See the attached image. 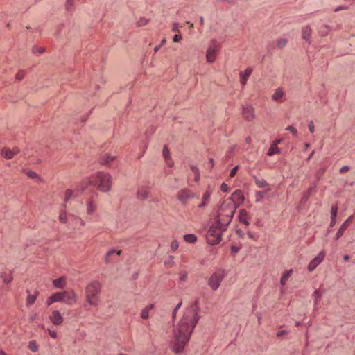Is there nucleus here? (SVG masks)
Wrapping results in <instances>:
<instances>
[{
  "label": "nucleus",
  "instance_id": "obj_26",
  "mask_svg": "<svg viewBox=\"0 0 355 355\" xmlns=\"http://www.w3.org/2000/svg\"><path fill=\"white\" fill-rule=\"evenodd\" d=\"M338 207L337 205H334L331 207V222L330 226L333 227L336 224V217L337 216Z\"/></svg>",
  "mask_w": 355,
  "mask_h": 355
},
{
  "label": "nucleus",
  "instance_id": "obj_52",
  "mask_svg": "<svg viewBox=\"0 0 355 355\" xmlns=\"http://www.w3.org/2000/svg\"><path fill=\"white\" fill-rule=\"evenodd\" d=\"M286 130L290 131L293 135H297V131L295 128H294L293 126L289 125L286 128Z\"/></svg>",
  "mask_w": 355,
  "mask_h": 355
},
{
  "label": "nucleus",
  "instance_id": "obj_12",
  "mask_svg": "<svg viewBox=\"0 0 355 355\" xmlns=\"http://www.w3.org/2000/svg\"><path fill=\"white\" fill-rule=\"evenodd\" d=\"M51 321L55 325H60L64 320L62 315L60 312L58 310H54L49 316Z\"/></svg>",
  "mask_w": 355,
  "mask_h": 355
},
{
  "label": "nucleus",
  "instance_id": "obj_45",
  "mask_svg": "<svg viewBox=\"0 0 355 355\" xmlns=\"http://www.w3.org/2000/svg\"><path fill=\"white\" fill-rule=\"evenodd\" d=\"M35 300H36V296L32 295H28V297H27V300H26L27 304L28 305L33 304L35 302Z\"/></svg>",
  "mask_w": 355,
  "mask_h": 355
},
{
  "label": "nucleus",
  "instance_id": "obj_27",
  "mask_svg": "<svg viewBox=\"0 0 355 355\" xmlns=\"http://www.w3.org/2000/svg\"><path fill=\"white\" fill-rule=\"evenodd\" d=\"M1 278L2 279L3 283L8 284H10L12 279V275L11 273H7V272H2L0 275Z\"/></svg>",
  "mask_w": 355,
  "mask_h": 355
},
{
  "label": "nucleus",
  "instance_id": "obj_58",
  "mask_svg": "<svg viewBox=\"0 0 355 355\" xmlns=\"http://www.w3.org/2000/svg\"><path fill=\"white\" fill-rule=\"evenodd\" d=\"M220 189L223 192H227L229 189V187L225 183H223Z\"/></svg>",
  "mask_w": 355,
  "mask_h": 355
},
{
  "label": "nucleus",
  "instance_id": "obj_56",
  "mask_svg": "<svg viewBox=\"0 0 355 355\" xmlns=\"http://www.w3.org/2000/svg\"><path fill=\"white\" fill-rule=\"evenodd\" d=\"M48 332L50 335V336L53 338H57V332L55 331L48 329Z\"/></svg>",
  "mask_w": 355,
  "mask_h": 355
},
{
  "label": "nucleus",
  "instance_id": "obj_50",
  "mask_svg": "<svg viewBox=\"0 0 355 355\" xmlns=\"http://www.w3.org/2000/svg\"><path fill=\"white\" fill-rule=\"evenodd\" d=\"M180 25L177 22H175L172 25V31L173 32H178L179 33L180 32Z\"/></svg>",
  "mask_w": 355,
  "mask_h": 355
},
{
  "label": "nucleus",
  "instance_id": "obj_64",
  "mask_svg": "<svg viewBox=\"0 0 355 355\" xmlns=\"http://www.w3.org/2000/svg\"><path fill=\"white\" fill-rule=\"evenodd\" d=\"M36 316H37V313H35V314L31 315L30 316V320H31V321H33V320L35 319Z\"/></svg>",
  "mask_w": 355,
  "mask_h": 355
},
{
  "label": "nucleus",
  "instance_id": "obj_21",
  "mask_svg": "<svg viewBox=\"0 0 355 355\" xmlns=\"http://www.w3.org/2000/svg\"><path fill=\"white\" fill-rule=\"evenodd\" d=\"M149 194V189L146 187H140L137 191V197L141 200H144L148 198Z\"/></svg>",
  "mask_w": 355,
  "mask_h": 355
},
{
  "label": "nucleus",
  "instance_id": "obj_8",
  "mask_svg": "<svg viewBox=\"0 0 355 355\" xmlns=\"http://www.w3.org/2000/svg\"><path fill=\"white\" fill-rule=\"evenodd\" d=\"M218 44L216 40H212L206 53V60L208 62H214L216 60Z\"/></svg>",
  "mask_w": 355,
  "mask_h": 355
},
{
  "label": "nucleus",
  "instance_id": "obj_29",
  "mask_svg": "<svg viewBox=\"0 0 355 355\" xmlns=\"http://www.w3.org/2000/svg\"><path fill=\"white\" fill-rule=\"evenodd\" d=\"M77 196L76 189L73 191L71 189H67L64 194V201L67 202L73 196Z\"/></svg>",
  "mask_w": 355,
  "mask_h": 355
},
{
  "label": "nucleus",
  "instance_id": "obj_11",
  "mask_svg": "<svg viewBox=\"0 0 355 355\" xmlns=\"http://www.w3.org/2000/svg\"><path fill=\"white\" fill-rule=\"evenodd\" d=\"M194 197L193 193L187 189L181 190L178 192V199L182 202V203H186L187 200L191 198Z\"/></svg>",
  "mask_w": 355,
  "mask_h": 355
},
{
  "label": "nucleus",
  "instance_id": "obj_1",
  "mask_svg": "<svg viewBox=\"0 0 355 355\" xmlns=\"http://www.w3.org/2000/svg\"><path fill=\"white\" fill-rule=\"evenodd\" d=\"M198 320V305L194 303L186 309L180 321L174 324L172 349L175 353L183 351Z\"/></svg>",
  "mask_w": 355,
  "mask_h": 355
},
{
  "label": "nucleus",
  "instance_id": "obj_60",
  "mask_svg": "<svg viewBox=\"0 0 355 355\" xmlns=\"http://www.w3.org/2000/svg\"><path fill=\"white\" fill-rule=\"evenodd\" d=\"M349 170V166H343V167L340 168V172L341 173H345V172L348 171Z\"/></svg>",
  "mask_w": 355,
  "mask_h": 355
},
{
  "label": "nucleus",
  "instance_id": "obj_41",
  "mask_svg": "<svg viewBox=\"0 0 355 355\" xmlns=\"http://www.w3.org/2000/svg\"><path fill=\"white\" fill-rule=\"evenodd\" d=\"M191 170L195 175V178H194L195 181L198 182L200 179V173H199L198 169L196 166H192L191 167Z\"/></svg>",
  "mask_w": 355,
  "mask_h": 355
},
{
  "label": "nucleus",
  "instance_id": "obj_61",
  "mask_svg": "<svg viewBox=\"0 0 355 355\" xmlns=\"http://www.w3.org/2000/svg\"><path fill=\"white\" fill-rule=\"evenodd\" d=\"M347 9H348L347 6H338L335 9V12H338L342 10H347Z\"/></svg>",
  "mask_w": 355,
  "mask_h": 355
},
{
  "label": "nucleus",
  "instance_id": "obj_43",
  "mask_svg": "<svg viewBox=\"0 0 355 355\" xmlns=\"http://www.w3.org/2000/svg\"><path fill=\"white\" fill-rule=\"evenodd\" d=\"M313 296L314 297L315 304H318V302L320 300L321 293L318 291H315L313 293Z\"/></svg>",
  "mask_w": 355,
  "mask_h": 355
},
{
  "label": "nucleus",
  "instance_id": "obj_53",
  "mask_svg": "<svg viewBox=\"0 0 355 355\" xmlns=\"http://www.w3.org/2000/svg\"><path fill=\"white\" fill-rule=\"evenodd\" d=\"M238 168H239V166H236L235 167H234V168L231 170V171H230V178H233V177L236 175V171H237Z\"/></svg>",
  "mask_w": 355,
  "mask_h": 355
},
{
  "label": "nucleus",
  "instance_id": "obj_15",
  "mask_svg": "<svg viewBox=\"0 0 355 355\" xmlns=\"http://www.w3.org/2000/svg\"><path fill=\"white\" fill-rule=\"evenodd\" d=\"M243 116L248 121H252L254 117V109L249 105L243 107Z\"/></svg>",
  "mask_w": 355,
  "mask_h": 355
},
{
  "label": "nucleus",
  "instance_id": "obj_4",
  "mask_svg": "<svg viewBox=\"0 0 355 355\" xmlns=\"http://www.w3.org/2000/svg\"><path fill=\"white\" fill-rule=\"evenodd\" d=\"M101 286V284L97 280H94L87 285L85 298L89 304L92 306L98 305Z\"/></svg>",
  "mask_w": 355,
  "mask_h": 355
},
{
  "label": "nucleus",
  "instance_id": "obj_34",
  "mask_svg": "<svg viewBox=\"0 0 355 355\" xmlns=\"http://www.w3.org/2000/svg\"><path fill=\"white\" fill-rule=\"evenodd\" d=\"M184 239L187 243H193L196 241L197 237L193 234H189L184 236Z\"/></svg>",
  "mask_w": 355,
  "mask_h": 355
},
{
  "label": "nucleus",
  "instance_id": "obj_62",
  "mask_svg": "<svg viewBox=\"0 0 355 355\" xmlns=\"http://www.w3.org/2000/svg\"><path fill=\"white\" fill-rule=\"evenodd\" d=\"M286 334V331H284V330H282V331H279L277 333V337H281L284 335Z\"/></svg>",
  "mask_w": 355,
  "mask_h": 355
},
{
  "label": "nucleus",
  "instance_id": "obj_16",
  "mask_svg": "<svg viewBox=\"0 0 355 355\" xmlns=\"http://www.w3.org/2000/svg\"><path fill=\"white\" fill-rule=\"evenodd\" d=\"M252 71V69L248 68L245 71L240 72V82L243 87L246 85L247 80L250 76Z\"/></svg>",
  "mask_w": 355,
  "mask_h": 355
},
{
  "label": "nucleus",
  "instance_id": "obj_28",
  "mask_svg": "<svg viewBox=\"0 0 355 355\" xmlns=\"http://www.w3.org/2000/svg\"><path fill=\"white\" fill-rule=\"evenodd\" d=\"M312 30L309 26H305L302 29V37L305 40H308L311 35Z\"/></svg>",
  "mask_w": 355,
  "mask_h": 355
},
{
  "label": "nucleus",
  "instance_id": "obj_42",
  "mask_svg": "<svg viewBox=\"0 0 355 355\" xmlns=\"http://www.w3.org/2000/svg\"><path fill=\"white\" fill-rule=\"evenodd\" d=\"M114 158L115 157L107 155L103 158L102 163L103 164H109Z\"/></svg>",
  "mask_w": 355,
  "mask_h": 355
},
{
  "label": "nucleus",
  "instance_id": "obj_14",
  "mask_svg": "<svg viewBox=\"0 0 355 355\" xmlns=\"http://www.w3.org/2000/svg\"><path fill=\"white\" fill-rule=\"evenodd\" d=\"M86 212L88 215H92L95 213L97 209L96 203L92 199H87L86 200Z\"/></svg>",
  "mask_w": 355,
  "mask_h": 355
},
{
  "label": "nucleus",
  "instance_id": "obj_5",
  "mask_svg": "<svg viewBox=\"0 0 355 355\" xmlns=\"http://www.w3.org/2000/svg\"><path fill=\"white\" fill-rule=\"evenodd\" d=\"M227 225H223V223L217 220L209 229L207 239L211 245L218 244L221 241V232L226 230Z\"/></svg>",
  "mask_w": 355,
  "mask_h": 355
},
{
  "label": "nucleus",
  "instance_id": "obj_44",
  "mask_svg": "<svg viewBox=\"0 0 355 355\" xmlns=\"http://www.w3.org/2000/svg\"><path fill=\"white\" fill-rule=\"evenodd\" d=\"M58 299V297H55V294L50 296L47 300L48 306H50L51 304H52L54 302H57Z\"/></svg>",
  "mask_w": 355,
  "mask_h": 355
},
{
  "label": "nucleus",
  "instance_id": "obj_31",
  "mask_svg": "<svg viewBox=\"0 0 355 355\" xmlns=\"http://www.w3.org/2000/svg\"><path fill=\"white\" fill-rule=\"evenodd\" d=\"M163 156H164L168 166H171L172 162H171V161L170 159V157H169V150L166 146H164L163 148Z\"/></svg>",
  "mask_w": 355,
  "mask_h": 355
},
{
  "label": "nucleus",
  "instance_id": "obj_9",
  "mask_svg": "<svg viewBox=\"0 0 355 355\" xmlns=\"http://www.w3.org/2000/svg\"><path fill=\"white\" fill-rule=\"evenodd\" d=\"M325 253L324 251L320 252L316 257H315L309 264L308 269L313 271L324 259Z\"/></svg>",
  "mask_w": 355,
  "mask_h": 355
},
{
  "label": "nucleus",
  "instance_id": "obj_13",
  "mask_svg": "<svg viewBox=\"0 0 355 355\" xmlns=\"http://www.w3.org/2000/svg\"><path fill=\"white\" fill-rule=\"evenodd\" d=\"M19 152V150L17 148H14L12 150L7 148H3L1 151V154L5 158L10 159H12Z\"/></svg>",
  "mask_w": 355,
  "mask_h": 355
},
{
  "label": "nucleus",
  "instance_id": "obj_47",
  "mask_svg": "<svg viewBox=\"0 0 355 355\" xmlns=\"http://www.w3.org/2000/svg\"><path fill=\"white\" fill-rule=\"evenodd\" d=\"M287 43V40L285 39H279L277 41V46L279 48H283Z\"/></svg>",
  "mask_w": 355,
  "mask_h": 355
},
{
  "label": "nucleus",
  "instance_id": "obj_10",
  "mask_svg": "<svg viewBox=\"0 0 355 355\" xmlns=\"http://www.w3.org/2000/svg\"><path fill=\"white\" fill-rule=\"evenodd\" d=\"M227 201H232L236 205V208L244 201V196L240 190H236L232 195Z\"/></svg>",
  "mask_w": 355,
  "mask_h": 355
},
{
  "label": "nucleus",
  "instance_id": "obj_37",
  "mask_svg": "<svg viewBox=\"0 0 355 355\" xmlns=\"http://www.w3.org/2000/svg\"><path fill=\"white\" fill-rule=\"evenodd\" d=\"M179 281L184 282L187 280L188 277V273L186 270H182L178 273Z\"/></svg>",
  "mask_w": 355,
  "mask_h": 355
},
{
  "label": "nucleus",
  "instance_id": "obj_36",
  "mask_svg": "<svg viewBox=\"0 0 355 355\" xmlns=\"http://www.w3.org/2000/svg\"><path fill=\"white\" fill-rule=\"evenodd\" d=\"M148 22H149V19H148L142 17H140L138 19V21L137 22V25L138 26H144L147 25L148 24Z\"/></svg>",
  "mask_w": 355,
  "mask_h": 355
},
{
  "label": "nucleus",
  "instance_id": "obj_19",
  "mask_svg": "<svg viewBox=\"0 0 355 355\" xmlns=\"http://www.w3.org/2000/svg\"><path fill=\"white\" fill-rule=\"evenodd\" d=\"M239 220L241 223H243L246 226L250 225L249 216L245 209H241L239 211Z\"/></svg>",
  "mask_w": 355,
  "mask_h": 355
},
{
  "label": "nucleus",
  "instance_id": "obj_7",
  "mask_svg": "<svg viewBox=\"0 0 355 355\" xmlns=\"http://www.w3.org/2000/svg\"><path fill=\"white\" fill-rule=\"evenodd\" d=\"M225 277L223 271H218L214 272L208 281V285L214 290H217Z\"/></svg>",
  "mask_w": 355,
  "mask_h": 355
},
{
  "label": "nucleus",
  "instance_id": "obj_57",
  "mask_svg": "<svg viewBox=\"0 0 355 355\" xmlns=\"http://www.w3.org/2000/svg\"><path fill=\"white\" fill-rule=\"evenodd\" d=\"M26 174L31 178H35L37 177V174L33 171H28Z\"/></svg>",
  "mask_w": 355,
  "mask_h": 355
},
{
  "label": "nucleus",
  "instance_id": "obj_33",
  "mask_svg": "<svg viewBox=\"0 0 355 355\" xmlns=\"http://www.w3.org/2000/svg\"><path fill=\"white\" fill-rule=\"evenodd\" d=\"M270 191V189H268L265 191H257L255 193L256 202H260L263 198L265 195Z\"/></svg>",
  "mask_w": 355,
  "mask_h": 355
},
{
  "label": "nucleus",
  "instance_id": "obj_2",
  "mask_svg": "<svg viewBox=\"0 0 355 355\" xmlns=\"http://www.w3.org/2000/svg\"><path fill=\"white\" fill-rule=\"evenodd\" d=\"M236 209V205L232 201H225L218 209L217 220L223 225H228Z\"/></svg>",
  "mask_w": 355,
  "mask_h": 355
},
{
  "label": "nucleus",
  "instance_id": "obj_59",
  "mask_svg": "<svg viewBox=\"0 0 355 355\" xmlns=\"http://www.w3.org/2000/svg\"><path fill=\"white\" fill-rule=\"evenodd\" d=\"M181 303L178 304L176 307L175 308V309L173 310V318H174L177 313V311H178V309L180 308L181 306Z\"/></svg>",
  "mask_w": 355,
  "mask_h": 355
},
{
  "label": "nucleus",
  "instance_id": "obj_39",
  "mask_svg": "<svg viewBox=\"0 0 355 355\" xmlns=\"http://www.w3.org/2000/svg\"><path fill=\"white\" fill-rule=\"evenodd\" d=\"M173 259L174 257L173 256H168L167 259L164 261V265L169 268L172 267L174 265Z\"/></svg>",
  "mask_w": 355,
  "mask_h": 355
},
{
  "label": "nucleus",
  "instance_id": "obj_17",
  "mask_svg": "<svg viewBox=\"0 0 355 355\" xmlns=\"http://www.w3.org/2000/svg\"><path fill=\"white\" fill-rule=\"evenodd\" d=\"M353 219V216H350L340 227L338 231L336 233V239L338 240L340 237L343 236L344 234V232L347 228L349 223L352 221Z\"/></svg>",
  "mask_w": 355,
  "mask_h": 355
},
{
  "label": "nucleus",
  "instance_id": "obj_25",
  "mask_svg": "<svg viewBox=\"0 0 355 355\" xmlns=\"http://www.w3.org/2000/svg\"><path fill=\"white\" fill-rule=\"evenodd\" d=\"M89 184H92L89 180L87 181H83L80 182L76 188V193L80 194L87 187Z\"/></svg>",
  "mask_w": 355,
  "mask_h": 355
},
{
  "label": "nucleus",
  "instance_id": "obj_30",
  "mask_svg": "<svg viewBox=\"0 0 355 355\" xmlns=\"http://www.w3.org/2000/svg\"><path fill=\"white\" fill-rule=\"evenodd\" d=\"M28 348L33 352H37L39 350V345L35 340H31L28 343Z\"/></svg>",
  "mask_w": 355,
  "mask_h": 355
},
{
  "label": "nucleus",
  "instance_id": "obj_49",
  "mask_svg": "<svg viewBox=\"0 0 355 355\" xmlns=\"http://www.w3.org/2000/svg\"><path fill=\"white\" fill-rule=\"evenodd\" d=\"M178 247H179V243H178V241H172L171 248L173 251L177 250Z\"/></svg>",
  "mask_w": 355,
  "mask_h": 355
},
{
  "label": "nucleus",
  "instance_id": "obj_20",
  "mask_svg": "<svg viewBox=\"0 0 355 355\" xmlns=\"http://www.w3.org/2000/svg\"><path fill=\"white\" fill-rule=\"evenodd\" d=\"M293 273V269H289L284 272L280 279V284L282 286H284L288 279L291 277Z\"/></svg>",
  "mask_w": 355,
  "mask_h": 355
},
{
  "label": "nucleus",
  "instance_id": "obj_35",
  "mask_svg": "<svg viewBox=\"0 0 355 355\" xmlns=\"http://www.w3.org/2000/svg\"><path fill=\"white\" fill-rule=\"evenodd\" d=\"M116 254L117 255H120L121 254V251L119 250V251H116L115 250H110L107 253V255H106V257H105V261L107 263H109L110 262V257L114 254Z\"/></svg>",
  "mask_w": 355,
  "mask_h": 355
},
{
  "label": "nucleus",
  "instance_id": "obj_51",
  "mask_svg": "<svg viewBox=\"0 0 355 355\" xmlns=\"http://www.w3.org/2000/svg\"><path fill=\"white\" fill-rule=\"evenodd\" d=\"M24 71H19L17 74H16V79L19 80H21L24 78Z\"/></svg>",
  "mask_w": 355,
  "mask_h": 355
},
{
  "label": "nucleus",
  "instance_id": "obj_18",
  "mask_svg": "<svg viewBox=\"0 0 355 355\" xmlns=\"http://www.w3.org/2000/svg\"><path fill=\"white\" fill-rule=\"evenodd\" d=\"M285 93L282 87L277 88L272 96V99L276 102H282Z\"/></svg>",
  "mask_w": 355,
  "mask_h": 355
},
{
  "label": "nucleus",
  "instance_id": "obj_38",
  "mask_svg": "<svg viewBox=\"0 0 355 355\" xmlns=\"http://www.w3.org/2000/svg\"><path fill=\"white\" fill-rule=\"evenodd\" d=\"M59 220L62 223H66L67 221V214L64 211H61L59 215Z\"/></svg>",
  "mask_w": 355,
  "mask_h": 355
},
{
  "label": "nucleus",
  "instance_id": "obj_24",
  "mask_svg": "<svg viewBox=\"0 0 355 355\" xmlns=\"http://www.w3.org/2000/svg\"><path fill=\"white\" fill-rule=\"evenodd\" d=\"M280 142L279 140L276 141L269 148L268 152V155L272 156L275 154H277L279 153V149L277 146V144Z\"/></svg>",
  "mask_w": 355,
  "mask_h": 355
},
{
  "label": "nucleus",
  "instance_id": "obj_48",
  "mask_svg": "<svg viewBox=\"0 0 355 355\" xmlns=\"http://www.w3.org/2000/svg\"><path fill=\"white\" fill-rule=\"evenodd\" d=\"M329 29L327 26H322L320 29V32L322 35H324L327 34Z\"/></svg>",
  "mask_w": 355,
  "mask_h": 355
},
{
  "label": "nucleus",
  "instance_id": "obj_32",
  "mask_svg": "<svg viewBox=\"0 0 355 355\" xmlns=\"http://www.w3.org/2000/svg\"><path fill=\"white\" fill-rule=\"evenodd\" d=\"M210 196H211V193L209 191H207L204 193V195L202 196V202L200 205H199V207H204L205 206L207 205V202L210 198Z\"/></svg>",
  "mask_w": 355,
  "mask_h": 355
},
{
  "label": "nucleus",
  "instance_id": "obj_23",
  "mask_svg": "<svg viewBox=\"0 0 355 355\" xmlns=\"http://www.w3.org/2000/svg\"><path fill=\"white\" fill-rule=\"evenodd\" d=\"M53 284L55 287L58 288H62L66 285V279L64 277H62L58 279H54L53 281Z\"/></svg>",
  "mask_w": 355,
  "mask_h": 355
},
{
  "label": "nucleus",
  "instance_id": "obj_3",
  "mask_svg": "<svg viewBox=\"0 0 355 355\" xmlns=\"http://www.w3.org/2000/svg\"><path fill=\"white\" fill-rule=\"evenodd\" d=\"M89 181L92 185L96 186L102 192H108L112 184V178L108 173L99 172L91 177Z\"/></svg>",
  "mask_w": 355,
  "mask_h": 355
},
{
  "label": "nucleus",
  "instance_id": "obj_6",
  "mask_svg": "<svg viewBox=\"0 0 355 355\" xmlns=\"http://www.w3.org/2000/svg\"><path fill=\"white\" fill-rule=\"evenodd\" d=\"M55 297H58L57 302H62L68 305H73L77 302V295L73 291L55 293Z\"/></svg>",
  "mask_w": 355,
  "mask_h": 355
},
{
  "label": "nucleus",
  "instance_id": "obj_22",
  "mask_svg": "<svg viewBox=\"0 0 355 355\" xmlns=\"http://www.w3.org/2000/svg\"><path fill=\"white\" fill-rule=\"evenodd\" d=\"M153 307H154L153 304H149L146 307L144 308L141 311V313H140L141 318L143 319H148L149 317V313L153 309Z\"/></svg>",
  "mask_w": 355,
  "mask_h": 355
},
{
  "label": "nucleus",
  "instance_id": "obj_54",
  "mask_svg": "<svg viewBox=\"0 0 355 355\" xmlns=\"http://www.w3.org/2000/svg\"><path fill=\"white\" fill-rule=\"evenodd\" d=\"M182 39V37L180 34H176L173 38V40L174 42H179Z\"/></svg>",
  "mask_w": 355,
  "mask_h": 355
},
{
  "label": "nucleus",
  "instance_id": "obj_46",
  "mask_svg": "<svg viewBox=\"0 0 355 355\" xmlns=\"http://www.w3.org/2000/svg\"><path fill=\"white\" fill-rule=\"evenodd\" d=\"M45 51V49L44 47H37V46H34L33 48V53H39L40 54H42Z\"/></svg>",
  "mask_w": 355,
  "mask_h": 355
},
{
  "label": "nucleus",
  "instance_id": "obj_63",
  "mask_svg": "<svg viewBox=\"0 0 355 355\" xmlns=\"http://www.w3.org/2000/svg\"><path fill=\"white\" fill-rule=\"evenodd\" d=\"M239 248H237V247L232 246V247L231 248V251H232V252H233V253H236V252H239Z\"/></svg>",
  "mask_w": 355,
  "mask_h": 355
},
{
  "label": "nucleus",
  "instance_id": "obj_55",
  "mask_svg": "<svg viewBox=\"0 0 355 355\" xmlns=\"http://www.w3.org/2000/svg\"><path fill=\"white\" fill-rule=\"evenodd\" d=\"M308 128H309V131L311 132H314L315 127H314L313 122L312 121L309 122Z\"/></svg>",
  "mask_w": 355,
  "mask_h": 355
},
{
  "label": "nucleus",
  "instance_id": "obj_40",
  "mask_svg": "<svg viewBox=\"0 0 355 355\" xmlns=\"http://www.w3.org/2000/svg\"><path fill=\"white\" fill-rule=\"evenodd\" d=\"M255 183L257 186L259 187V188H263L268 185V183L264 180L256 179Z\"/></svg>",
  "mask_w": 355,
  "mask_h": 355
}]
</instances>
